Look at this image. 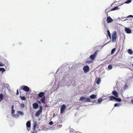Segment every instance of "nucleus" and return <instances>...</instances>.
<instances>
[{"label":"nucleus","instance_id":"f257e3e1","mask_svg":"<svg viewBox=\"0 0 133 133\" xmlns=\"http://www.w3.org/2000/svg\"><path fill=\"white\" fill-rule=\"evenodd\" d=\"M112 41L113 42H115L116 39L117 37V34L116 31H115L112 35Z\"/></svg>","mask_w":133,"mask_h":133},{"label":"nucleus","instance_id":"f03ea898","mask_svg":"<svg viewBox=\"0 0 133 133\" xmlns=\"http://www.w3.org/2000/svg\"><path fill=\"white\" fill-rule=\"evenodd\" d=\"M42 107L41 106H39V109L38 110L36 113L35 116H38L42 112Z\"/></svg>","mask_w":133,"mask_h":133},{"label":"nucleus","instance_id":"7ed1b4c3","mask_svg":"<svg viewBox=\"0 0 133 133\" xmlns=\"http://www.w3.org/2000/svg\"><path fill=\"white\" fill-rule=\"evenodd\" d=\"M97 51H96L94 54L92 55H91L90 57L91 59L92 60H94L96 58L97 54Z\"/></svg>","mask_w":133,"mask_h":133},{"label":"nucleus","instance_id":"20e7f679","mask_svg":"<svg viewBox=\"0 0 133 133\" xmlns=\"http://www.w3.org/2000/svg\"><path fill=\"white\" fill-rule=\"evenodd\" d=\"M22 89L24 91L28 92L29 90V88L27 86L25 85H23L22 87Z\"/></svg>","mask_w":133,"mask_h":133},{"label":"nucleus","instance_id":"39448f33","mask_svg":"<svg viewBox=\"0 0 133 133\" xmlns=\"http://www.w3.org/2000/svg\"><path fill=\"white\" fill-rule=\"evenodd\" d=\"M66 109V106L65 104L62 105L61 107L60 113H63Z\"/></svg>","mask_w":133,"mask_h":133},{"label":"nucleus","instance_id":"423d86ee","mask_svg":"<svg viewBox=\"0 0 133 133\" xmlns=\"http://www.w3.org/2000/svg\"><path fill=\"white\" fill-rule=\"evenodd\" d=\"M55 128H56L57 129H58L61 128L62 126V122H58L57 123L55 124Z\"/></svg>","mask_w":133,"mask_h":133},{"label":"nucleus","instance_id":"0eeeda50","mask_svg":"<svg viewBox=\"0 0 133 133\" xmlns=\"http://www.w3.org/2000/svg\"><path fill=\"white\" fill-rule=\"evenodd\" d=\"M112 94L115 97H118V94L116 91H113L112 92Z\"/></svg>","mask_w":133,"mask_h":133},{"label":"nucleus","instance_id":"6e6552de","mask_svg":"<svg viewBox=\"0 0 133 133\" xmlns=\"http://www.w3.org/2000/svg\"><path fill=\"white\" fill-rule=\"evenodd\" d=\"M83 69L85 72H87L89 70V67L88 66H85L84 67Z\"/></svg>","mask_w":133,"mask_h":133},{"label":"nucleus","instance_id":"1a4fd4ad","mask_svg":"<svg viewBox=\"0 0 133 133\" xmlns=\"http://www.w3.org/2000/svg\"><path fill=\"white\" fill-rule=\"evenodd\" d=\"M26 125L27 129L28 131H29V130H30V129H29L28 128H30L31 127V125L30 122L29 121H28L26 123Z\"/></svg>","mask_w":133,"mask_h":133},{"label":"nucleus","instance_id":"9d476101","mask_svg":"<svg viewBox=\"0 0 133 133\" xmlns=\"http://www.w3.org/2000/svg\"><path fill=\"white\" fill-rule=\"evenodd\" d=\"M113 21V20L110 17H108L107 18V21L108 23H111Z\"/></svg>","mask_w":133,"mask_h":133},{"label":"nucleus","instance_id":"9b49d317","mask_svg":"<svg viewBox=\"0 0 133 133\" xmlns=\"http://www.w3.org/2000/svg\"><path fill=\"white\" fill-rule=\"evenodd\" d=\"M33 108L35 109H37L38 107V105L37 103H34L32 104Z\"/></svg>","mask_w":133,"mask_h":133},{"label":"nucleus","instance_id":"f8f14e48","mask_svg":"<svg viewBox=\"0 0 133 133\" xmlns=\"http://www.w3.org/2000/svg\"><path fill=\"white\" fill-rule=\"evenodd\" d=\"M125 30L126 32L128 34H130L131 33V30L129 28H125Z\"/></svg>","mask_w":133,"mask_h":133},{"label":"nucleus","instance_id":"ddd939ff","mask_svg":"<svg viewBox=\"0 0 133 133\" xmlns=\"http://www.w3.org/2000/svg\"><path fill=\"white\" fill-rule=\"evenodd\" d=\"M110 7L106 9L105 10V11L106 13H107L106 14L107 16H108V13L111 11V9H110Z\"/></svg>","mask_w":133,"mask_h":133},{"label":"nucleus","instance_id":"4468645a","mask_svg":"<svg viewBox=\"0 0 133 133\" xmlns=\"http://www.w3.org/2000/svg\"><path fill=\"white\" fill-rule=\"evenodd\" d=\"M45 93L43 92H40L38 94V96L39 97H43Z\"/></svg>","mask_w":133,"mask_h":133},{"label":"nucleus","instance_id":"2eb2a0df","mask_svg":"<svg viewBox=\"0 0 133 133\" xmlns=\"http://www.w3.org/2000/svg\"><path fill=\"white\" fill-rule=\"evenodd\" d=\"M45 96L43 97L41 99V102L42 103H46L45 101Z\"/></svg>","mask_w":133,"mask_h":133},{"label":"nucleus","instance_id":"dca6fc26","mask_svg":"<svg viewBox=\"0 0 133 133\" xmlns=\"http://www.w3.org/2000/svg\"><path fill=\"white\" fill-rule=\"evenodd\" d=\"M109 98L110 100V101H112L113 100H115V99L116 97L113 96H111L109 97Z\"/></svg>","mask_w":133,"mask_h":133},{"label":"nucleus","instance_id":"f3484780","mask_svg":"<svg viewBox=\"0 0 133 133\" xmlns=\"http://www.w3.org/2000/svg\"><path fill=\"white\" fill-rule=\"evenodd\" d=\"M4 97L3 95L2 94H0V102H2Z\"/></svg>","mask_w":133,"mask_h":133},{"label":"nucleus","instance_id":"a211bd4d","mask_svg":"<svg viewBox=\"0 0 133 133\" xmlns=\"http://www.w3.org/2000/svg\"><path fill=\"white\" fill-rule=\"evenodd\" d=\"M128 53L130 55L132 54L133 53L132 51L130 49H129L128 50Z\"/></svg>","mask_w":133,"mask_h":133},{"label":"nucleus","instance_id":"6ab92c4d","mask_svg":"<svg viewBox=\"0 0 133 133\" xmlns=\"http://www.w3.org/2000/svg\"><path fill=\"white\" fill-rule=\"evenodd\" d=\"M101 78H99L96 81V83L97 84H99L101 82Z\"/></svg>","mask_w":133,"mask_h":133},{"label":"nucleus","instance_id":"aec40b11","mask_svg":"<svg viewBox=\"0 0 133 133\" xmlns=\"http://www.w3.org/2000/svg\"><path fill=\"white\" fill-rule=\"evenodd\" d=\"M90 97L91 99H94L96 98V96L95 95L93 94L90 96Z\"/></svg>","mask_w":133,"mask_h":133},{"label":"nucleus","instance_id":"412c9836","mask_svg":"<svg viewBox=\"0 0 133 133\" xmlns=\"http://www.w3.org/2000/svg\"><path fill=\"white\" fill-rule=\"evenodd\" d=\"M71 133H81L80 132H79L78 131H77V132H76L75 130H72L71 131H70Z\"/></svg>","mask_w":133,"mask_h":133},{"label":"nucleus","instance_id":"4be33fe9","mask_svg":"<svg viewBox=\"0 0 133 133\" xmlns=\"http://www.w3.org/2000/svg\"><path fill=\"white\" fill-rule=\"evenodd\" d=\"M107 32L108 35L109 37L110 38H111V34L110 33L109 31V30H107Z\"/></svg>","mask_w":133,"mask_h":133},{"label":"nucleus","instance_id":"5701e85b","mask_svg":"<svg viewBox=\"0 0 133 133\" xmlns=\"http://www.w3.org/2000/svg\"><path fill=\"white\" fill-rule=\"evenodd\" d=\"M20 97L22 100H25L26 99V98L24 96H20Z\"/></svg>","mask_w":133,"mask_h":133},{"label":"nucleus","instance_id":"b1692460","mask_svg":"<svg viewBox=\"0 0 133 133\" xmlns=\"http://www.w3.org/2000/svg\"><path fill=\"white\" fill-rule=\"evenodd\" d=\"M17 112L19 115H21V116H23L24 114L21 111H18Z\"/></svg>","mask_w":133,"mask_h":133},{"label":"nucleus","instance_id":"393cba45","mask_svg":"<svg viewBox=\"0 0 133 133\" xmlns=\"http://www.w3.org/2000/svg\"><path fill=\"white\" fill-rule=\"evenodd\" d=\"M91 100L89 98H86L85 102H90Z\"/></svg>","mask_w":133,"mask_h":133},{"label":"nucleus","instance_id":"a878e982","mask_svg":"<svg viewBox=\"0 0 133 133\" xmlns=\"http://www.w3.org/2000/svg\"><path fill=\"white\" fill-rule=\"evenodd\" d=\"M118 8H119L118 6H116L113 9H111V11H112L118 9Z\"/></svg>","mask_w":133,"mask_h":133},{"label":"nucleus","instance_id":"bb28decb","mask_svg":"<svg viewBox=\"0 0 133 133\" xmlns=\"http://www.w3.org/2000/svg\"><path fill=\"white\" fill-rule=\"evenodd\" d=\"M116 49V48H114L113 49H112L111 51V54H113L114 52H115Z\"/></svg>","mask_w":133,"mask_h":133},{"label":"nucleus","instance_id":"cd10ccee","mask_svg":"<svg viewBox=\"0 0 133 133\" xmlns=\"http://www.w3.org/2000/svg\"><path fill=\"white\" fill-rule=\"evenodd\" d=\"M117 97H116L115 100L118 102H120L121 101V99L120 98H117Z\"/></svg>","mask_w":133,"mask_h":133},{"label":"nucleus","instance_id":"c85d7f7f","mask_svg":"<svg viewBox=\"0 0 133 133\" xmlns=\"http://www.w3.org/2000/svg\"><path fill=\"white\" fill-rule=\"evenodd\" d=\"M86 98L85 97H84L83 96L82 97H81L80 98V100L82 101L83 100H85Z\"/></svg>","mask_w":133,"mask_h":133},{"label":"nucleus","instance_id":"c756f323","mask_svg":"<svg viewBox=\"0 0 133 133\" xmlns=\"http://www.w3.org/2000/svg\"><path fill=\"white\" fill-rule=\"evenodd\" d=\"M108 69L109 70L111 69L112 68V66L111 65H109L108 66Z\"/></svg>","mask_w":133,"mask_h":133},{"label":"nucleus","instance_id":"7c9ffc66","mask_svg":"<svg viewBox=\"0 0 133 133\" xmlns=\"http://www.w3.org/2000/svg\"><path fill=\"white\" fill-rule=\"evenodd\" d=\"M5 71V69L3 68H0V71H2L3 72Z\"/></svg>","mask_w":133,"mask_h":133},{"label":"nucleus","instance_id":"2f4dec72","mask_svg":"<svg viewBox=\"0 0 133 133\" xmlns=\"http://www.w3.org/2000/svg\"><path fill=\"white\" fill-rule=\"evenodd\" d=\"M103 100V99L102 98H98V103L101 102Z\"/></svg>","mask_w":133,"mask_h":133},{"label":"nucleus","instance_id":"473e14b6","mask_svg":"<svg viewBox=\"0 0 133 133\" xmlns=\"http://www.w3.org/2000/svg\"><path fill=\"white\" fill-rule=\"evenodd\" d=\"M20 106L21 108H23L24 106V105L23 103H22L20 104Z\"/></svg>","mask_w":133,"mask_h":133},{"label":"nucleus","instance_id":"72a5a7b5","mask_svg":"<svg viewBox=\"0 0 133 133\" xmlns=\"http://www.w3.org/2000/svg\"><path fill=\"white\" fill-rule=\"evenodd\" d=\"M86 62L87 63H88L89 64H90V63H92V62L91 61L87 60L86 61Z\"/></svg>","mask_w":133,"mask_h":133},{"label":"nucleus","instance_id":"f704fd0d","mask_svg":"<svg viewBox=\"0 0 133 133\" xmlns=\"http://www.w3.org/2000/svg\"><path fill=\"white\" fill-rule=\"evenodd\" d=\"M131 2V0H128V1H127L125 2V3H130Z\"/></svg>","mask_w":133,"mask_h":133},{"label":"nucleus","instance_id":"c9c22d12","mask_svg":"<svg viewBox=\"0 0 133 133\" xmlns=\"http://www.w3.org/2000/svg\"><path fill=\"white\" fill-rule=\"evenodd\" d=\"M119 104H118V103H115V104L114 106L115 107L119 106Z\"/></svg>","mask_w":133,"mask_h":133},{"label":"nucleus","instance_id":"e433bc0d","mask_svg":"<svg viewBox=\"0 0 133 133\" xmlns=\"http://www.w3.org/2000/svg\"><path fill=\"white\" fill-rule=\"evenodd\" d=\"M15 110H14L13 109H12L11 114H14L15 113Z\"/></svg>","mask_w":133,"mask_h":133},{"label":"nucleus","instance_id":"4c0bfd02","mask_svg":"<svg viewBox=\"0 0 133 133\" xmlns=\"http://www.w3.org/2000/svg\"><path fill=\"white\" fill-rule=\"evenodd\" d=\"M37 125V124L36 123H35L34 124V128H35Z\"/></svg>","mask_w":133,"mask_h":133},{"label":"nucleus","instance_id":"58836bf2","mask_svg":"<svg viewBox=\"0 0 133 133\" xmlns=\"http://www.w3.org/2000/svg\"><path fill=\"white\" fill-rule=\"evenodd\" d=\"M53 122L52 121H51L49 123V124H50V125H52L53 124Z\"/></svg>","mask_w":133,"mask_h":133},{"label":"nucleus","instance_id":"ea45409f","mask_svg":"<svg viewBox=\"0 0 133 133\" xmlns=\"http://www.w3.org/2000/svg\"><path fill=\"white\" fill-rule=\"evenodd\" d=\"M133 17V16L132 15H129V16H128L127 17Z\"/></svg>","mask_w":133,"mask_h":133},{"label":"nucleus","instance_id":"a19ab883","mask_svg":"<svg viewBox=\"0 0 133 133\" xmlns=\"http://www.w3.org/2000/svg\"><path fill=\"white\" fill-rule=\"evenodd\" d=\"M19 94V92L18 90H17V92L16 93V94L17 95H18Z\"/></svg>","mask_w":133,"mask_h":133},{"label":"nucleus","instance_id":"79ce46f5","mask_svg":"<svg viewBox=\"0 0 133 133\" xmlns=\"http://www.w3.org/2000/svg\"><path fill=\"white\" fill-rule=\"evenodd\" d=\"M4 66V65L2 64V63H1V64H0V66Z\"/></svg>","mask_w":133,"mask_h":133},{"label":"nucleus","instance_id":"37998d69","mask_svg":"<svg viewBox=\"0 0 133 133\" xmlns=\"http://www.w3.org/2000/svg\"><path fill=\"white\" fill-rule=\"evenodd\" d=\"M131 102L132 104H133V99L131 100Z\"/></svg>","mask_w":133,"mask_h":133},{"label":"nucleus","instance_id":"c03bdc74","mask_svg":"<svg viewBox=\"0 0 133 133\" xmlns=\"http://www.w3.org/2000/svg\"><path fill=\"white\" fill-rule=\"evenodd\" d=\"M14 105H12V107H11L12 109H13V108H14Z\"/></svg>","mask_w":133,"mask_h":133},{"label":"nucleus","instance_id":"a18cd8bd","mask_svg":"<svg viewBox=\"0 0 133 133\" xmlns=\"http://www.w3.org/2000/svg\"><path fill=\"white\" fill-rule=\"evenodd\" d=\"M38 103H41V102L40 101H38Z\"/></svg>","mask_w":133,"mask_h":133},{"label":"nucleus","instance_id":"49530a36","mask_svg":"<svg viewBox=\"0 0 133 133\" xmlns=\"http://www.w3.org/2000/svg\"><path fill=\"white\" fill-rule=\"evenodd\" d=\"M55 116V114L54 113L53 114V117H54Z\"/></svg>","mask_w":133,"mask_h":133},{"label":"nucleus","instance_id":"de8ad7c7","mask_svg":"<svg viewBox=\"0 0 133 133\" xmlns=\"http://www.w3.org/2000/svg\"><path fill=\"white\" fill-rule=\"evenodd\" d=\"M45 107H48L47 105L46 104L45 105Z\"/></svg>","mask_w":133,"mask_h":133},{"label":"nucleus","instance_id":"09e8293b","mask_svg":"<svg viewBox=\"0 0 133 133\" xmlns=\"http://www.w3.org/2000/svg\"><path fill=\"white\" fill-rule=\"evenodd\" d=\"M132 65L133 66V64H132Z\"/></svg>","mask_w":133,"mask_h":133},{"label":"nucleus","instance_id":"8fccbe9b","mask_svg":"<svg viewBox=\"0 0 133 133\" xmlns=\"http://www.w3.org/2000/svg\"><path fill=\"white\" fill-rule=\"evenodd\" d=\"M32 133H34V132H33Z\"/></svg>","mask_w":133,"mask_h":133}]
</instances>
